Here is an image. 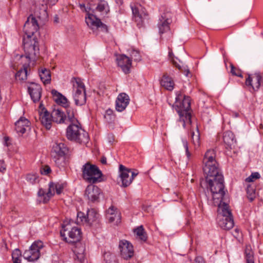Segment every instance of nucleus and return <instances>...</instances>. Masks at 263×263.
I'll list each match as a JSON object with an SVG mask.
<instances>
[{
  "label": "nucleus",
  "instance_id": "1",
  "mask_svg": "<svg viewBox=\"0 0 263 263\" xmlns=\"http://www.w3.org/2000/svg\"><path fill=\"white\" fill-rule=\"evenodd\" d=\"M173 107L178 114L179 121L182 122L183 127H185L186 124H191V115L189 112L191 108V100L189 97L182 95L180 91L177 92L176 102Z\"/></svg>",
  "mask_w": 263,
  "mask_h": 263
},
{
  "label": "nucleus",
  "instance_id": "2",
  "mask_svg": "<svg viewBox=\"0 0 263 263\" xmlns=\"http://www.w3.org/2000/svg\"><path fill=\"white\" fill-rule=\"evenodd\" d=\"M215 153L213 149L208 150L204 155L203 171L206 175V179L216 177L218 175H222L220 172L218 164L215 160Z\"/></svg>",
  "mask_w": 263,
  "mask_h": 263
},
{
  "label": "nucleus",
  "instance_id": "3",
  "mask_svg": "<svg viewBox=\"0 0 263 263\" xmlns=\"http://www.w3.org/2000/svg\"><path fill=\"white\" fill-rule=\"evenodd\" d=\"M66 137L68 140L81 144H86L89 141L88 133L82 128L79 122L68 124Z\"/></svg>",
  "mask_w": 263,
  "mask_h": 263
},
{
  "label": "nucleus",
  "instance_id": "4",
  "mask_svg": "<svg viewBox=\"0 0 263 263\" xmlns=\"http://www.w3.org/2000/svg\"><path fill=\"white\" fill-rule=\"evenodd\" d=\"M206 181L212 193L213 201L219 203V200L225 195L223 175H218L213 178H207Z\"/></svg>",
  "mask_w": 263,
  "mask_h": 263
},
{
  "label": "nucleus",
  "instance_id": "5",
  "mask_svg": "<svg viewBox=\"0 0 263 263\" xmlns=\"http://www.w3.org/2000/svg\"><path fill=\"white\" fill-rule=\"evenodd\" d=\"M72 82V96L75 104L77 106H82L86 102L85 85L80 78H73Z\"/></svg>",
  "mask_w": 263,
  "mask_h": 263
},
{
  "label": "nucleus",
  "instance_id": "6",
  "mask_svg": "<svg viewBox=\"0 0 263 263\" xmlns=\"http://www.w3.org/2000/svg\"><path fill=\"white\" fill-rule=\"evenodd\" d=\"M24 57L29 62H34L39 53V47L36 37L23 38Z\"/></svg>",
  "mask_w": 263,
  "mask_h": 263
},
{
  "label": "nucleus",
  "instance_id": "7",
  "mask_svg": "<svg viewBox=\"0 0 263 263\" xmlns=\"http://www.w3.org/2000/svg\"><path fill=\"white\" fill-rule=\"evenodd\" d=\"M82 171L83 178L88 182L95 183L101 181L102 173L96 165L87 162L83 166Z\"/></svg>",
  "mask_w": 263,
  "mask_h": 263
},
{
  "label": "nucleus",
  "instance_id": "8",
  "mask_svg": "<svg viewBox=\"0 0 263 263\" xmlns=\"http://www.w3.org/2000/svg\"><path fill=\"white\" fill-rule=\"evenodd\" d=\"M60 234L64 239L68 243H73L79 241L81 238L80 229L77 227H71L70 224L62 226Z\"/></svg>",
  "mask_w": 263,
  "mask_h": 263
},
{
  "label": "nucleus",
  "instance_id": "9",
  "mask_svg": "<svg viewBox=\"0 0 263 263\" xmlns=\"http://www.w3.org/2000/svg\"><path fill=\"white\" fill-rule=\"evenodd\" d=\"M64 187L63 183L50 182L48 185V192H46L44 189H40L38 191L37 195L44 203H47L54 195L55 191L57 194L59 195L62 192Z\"/></svg>",
  "mask_w": 263,
  "mask_h": 263
},
{
  "label": "nucleus",
  "instance_id": "10",
  "mask_svg": "<svg viewBox=\"0 0 263 263\" xmlns=\"http://www.w3.org/2000/svg\"><path fill=\"white\" fill-rule=\"evenodd\" d=\"M119 178L121 182L120 186L123 187L130 185L134 178L138 174V172H132L131 169L126 167L122 164L119 165Z\"/></svg>",
  "mask_w": 263,
  "mask_h": 263
},
{
  "label": "nucleus",
  "instance_id": "11",
  "mask_svg": "<svg viewBox=\"0 0 263 263\" xmlns=\"http://www.w3.org/2000/svg\"><path fill=\"white\" fill-rule=\"evenodd\" d=\"M43 242L40 240L35 241L30 247L29 250L23 253L24 258L29 261L37 260L40 257L41 251L43 248Z\"/></svg>",
  "mask_w": 263,
  "mask_h": 263
},
{
  "label": "nucleus",
  "instance_id": "12",
  "mask_svg": "<svg viewBox=\"0 0 263 263\" xmlns=\"http://www.w3.org/2000/svg\"><path fill=\"white\" fill-rule=\"evenodd\" d=\"M133 19L137 23L139 28L142 27L145 20L148 19V13L145 9L141 5L137 4L131 6Z\"/></svg>",
  "mask_w": 263,
  "mask_h": 263
},
{
  "label": "nucleus",
  "instance_id": "13",
  "mask_svg": "<svg viewBox=\"0 0 263 263\" xmlns=\"http://www.w3.org/2000/svg\"><path fill=\"white\" fill-rule=\"evenodd\" d=\"M39 29V25L35 17L30 15L24 25L23 30L26 39L35 37L34 34Z\"/></svg>",
  "mask_w": 263,
  "mask_h": 263
},
{
  "label": "nucleus",
  "instance_id": "14",
  "mask_svg": "<svg viewBox=\"0 0 263 263\" xmlns=\"http://www.w3.org/2000/svg\"><path fill=\"white\" fill-rule=\"evenodd\" d=\"M119 248L120 255L123 259L128 260L133 256L134 253L133 246L127 240H122L120 241Z\"/></svg>",
  "mask_w": 263,
  "mask_h": 263
},
{
  "label": "nucleus",
  "instance_id": "15",
  "mask_svg": "<svg viewBox=\"0 0 263 263\" xmlns=\"http://www.w3.org/2000/svg\"><path fill=\"white\" fill-rule=\"evenodd\" d=\"M172 14L169 12H164L161 14L158 23V27L160 34L170 29V24L172 22Z\"/></svg>",
  "mask_w": 263,
  "mask_h": 263
},
{
  "label": "nucleus",
  "instance_id": "16",
  "mask_svg": "<svg viewBox=\"0 0 263 263\" xmlns=\"http://www.w3.org/2000/svg\"><path fill=\"white\" fill-rule=\"evenodd\" d=\"M225 201V197L219 200V203L217 202L216 201H213L214 205L218 206V217L232 216L229 206Z\"/></svg>",
  "mask_w": 263,
  "mask_h": 263
},
{
  "label": "nucleus",
  "instance_id": "17",
  "mask_svg": "<svg viewBox=\"0 0 263 263\" xmlns=\"http://www.w3.org/2000/svg\"><path fill=\"white\" fill-rule=\"evenodd\" d=\"M261 76L259 73L249 74L246 80V85L253 90H257L261 86Z\"/></svg>",
  "mask_w": 263,
  "mask_h": 263
},
{
  "label": "nucleus",
  "instance_id": "18",
  "mask_svg": "<svg viewBox=\"0 0 263 263\" xmlns=\"http://www.w3.org/2000/svg\"><path fill=\"white\" fill-rule=\"evenodd\" d=\"M118 65L121 67L123 72L125 73L130 72L132 66L131 59L124 54H121L117 58Z\"/></svg>",
  "mask_w": 263,
  "mask_h": 263
},
{
  "label": "nucleus",
  "instance_id": "19",
  "mask_svg": "<svg viewBox=\"0 0 263 263\" xmlns=\"http://www.w3.org/2000/svg\"><path fill=\"white\" fill-rule=\"evenodd\" d=\"M100 194V189L93 184L87 186L85 190V195L92 202L97 201Z\"/></svg>",
  "mask_w": 263,
  "mask_h": 263
},
{
  "label": "nucleus",
  "instance_id": "20",
  "mask_svg": "<svg viewBox=\"0 0 263 263\" xmlns=\"http://www.w3.org/2000/svg\"><path fill=\"white\" fill-rule=\"evenodd\" d=\"M129 103V98L125 93H120L116 101V109L119 112L123 111Z\"/></svg>",
  "mask_w": 263,
  "mask_h": 263
},
{
  "label": "nucleus",
  "instance_id": "21",
  "mask_svg": "<svg viewBox=\"0 0 263 263\" xmlns=\"http://www.w3.org/2000/svg\"><path fill=\"white\" fill-rule=\"evenodd\" d=\"M28 91L34 102L39 101L41 97V86L36 83H32L28 87Z\"/></svg>",
  "mask_w": 263,
  "mask_h": 263
},
{
  "label": "nucleus",
  "instance_id": "22",
  "mask_svg": "<svg viewBox=\"0 0 263 263\" xmlns=\"http://www.w3.org/2000/svg\"><path fill=\"white\" fill-rule=\"evenodd\" d=\"M223 141L227 149L235 148L236 145L235 136L231 131H226L223 133Z\"/></svg>",
  "mask_w": 263,
  "mask_h": 263
},
{
  "label": "nucleus",
  "instance_id": "23",
  "mask_svg": "<svg viewBox=\"0 0 263 263\" xmlns=\"http://www.w3.org/2000/svg\"><path fill=\"white\" fill-rule=\"evenodd\" d=\"M106 217L109 222H115L117 224L120 221V214L114 206H111L106 211Z\"/></svg>",
  "mask_w": 263,
  "mask_h": 263
},
{
  "label": "nucleus",
  "instance_id": "24",
  "mask_svg": "<svg viewBox=\"0 0 263 263\" xmlns=\"http://www.w3.org/2000/svg\"><path fill=\"white\" fill-rule=\"evenodd\" d=\"M68 148L63 143H55L53 145L51 151V157L65 156L67 154Z\"/></svg>",
  "mask_w": 263,
  "mask_h": 263
},
{
  "label": "nucleus",
  "instance_id": "25",
  "mask_svg": "<svg viewBox=\"0 0 263 263\" xmlns=\"http://www.w3.org/2000/svg\"><path fill=\"white\" fill-rule=\"evenodd\" d=\"M39 116L41 123L46 129H49L51 127V122L52 121L51 114L50 115L47 110L43 108L42 111L40 112Z\"/></svg>",
  "mask_w": 263,
  "mask_h": 263
},
{
  "label": "nucleus",
  "instance_id": "26",
  "mask_svg": "<svg viewBox=\"0 0 263 263\" xmlns=\"http://www.w3.org/2000/svg\"><path fill=\"white\" fill-rule=\"evenodd\" d=\"M218 223L220 227L224 230H230L234 226L232 216L218 217Z\"/></svg>",
  "mask_w": 263,
  "mask_h": 263
},
{
  "label": "nucleus",
  "instance_id": "27",
  "mask_svg": "<svg viewBox=\"0 0 263 263\" xmlns=\"http://www.w3.org/2000/svg\"><path fill=\"white\" fill-rule=\"evenodd\" d=\"M101 20L97 18L95 15L88 12L85 17V22L88 26L92 30L97 29L99 26Z\"/></svg>",
  "mask_w": 263,
  "mask_h": 263
},
{
  "label": "nucleus",
  "instance_id": "28",
  "mask_svg": "<svg viewBox=\"0 0 263 263\" xmlns=\"http://www.w3.org/2000/svg\"><path fill=\"white\" fill-rule=\"evenodd\" d=\"M30 122L26 118L21 117L15 123V130L18 134H23L25 133L26 128L29 126Z\"/></svg>",
  "mask_w": 263,
  "mask_h": 263
},
{
  "label": "nucleus",
  "instance_id": "29",
  "mask_svg": "<svg viewBox=\"0 0 263 263\" xmlns=\"http://www.w3.org/2000/svg\"><path fill=\"white\" fill-rule=\"evenodd\" d=\"M51 94L54 98V101L58 104H61L65 108L68 107V101L65 96L55 89L52 90Z\"/></svg>",
  "mask_w": 263,
  "mask_h": 263
},
{
  "label": "nucleus",
  "instance_id": "30",
  "mask_svg": "<svg viewBox=\"0 0 263 263\" xmlns=\"http://www.w3.org/2000/svg\"><path fill=\"white\" fill-rule=\"evenodd\" d=\"M65 113L61 110L54 109L51 112L52 121L58 124H65Z\"/></svg>",
  "mask_w": 263,
  "mask_h": 263
},
{
  "label": "nucleus",
  "instance_id": "31",
  "mask_svg": "<svg viewBox=\"0 0 263 263\" xmlns=\"http://www.w3.org/2000/svg\"><path fill=\"white\" fill-rule=\"evenodd\" d=\"M66 114H65V122L66 125L70 124L78 123V121L74 117V110L70 107H66Z\"/></svg>",
  "mask_w": 263,
  "mask_h": 263
},
{
  "label": "nucleus",
  "instance_id": "32",
  "mask_svg": "<svg viewBox=\"0 0 263 263\" xmlns=\"http://www.w3.org/2000/svg\"><path fill=\"white\" fill-rule=\"evenodd\" d=\"M84 252L85 247L81 243H79L76 246L73 250V252L75 254V259H77L80 262H82L84 260Z\"/></svg>",
  "mask_w": 263,
  "mask_h": 263
},
{
  "label": "nucleus",
  "instance_id": "33",
  "mask_svg": "<svg viewBox=\"0 0 263 263\" xmlns=\"http://www.w3.org/2000/svg\"><path fill=\"white\" fill-rule=\"evenodd\" d=\"M160 83L161 85L168 90L172 91L174 89V81L167 74L163 75Z\"/></svg>",
  "mask_w": 263,
  "mask_h": 263
},
{
  "label": "nucleus",
  "instance_id": "34",
  "mask_svg": "<svg viewBox=\"0 0 263 263\" xmlns=\"http://www.w3.org/2000/svg\"><path fill=\"white\" fill-rule=\"evenodd\" d=\"M169 57L171 59L173 64L179 70H181L185 76L188 77L190 74V70L187 66L183 65L181 66L180 64L178 63L174 59V56L172 50L169 51Z\"/></svg>",
  "mask_w": 263,
  "mask_h": 263
},
{
  "label": "nucleus",
  "instance_id": "35",
  "mask_svg": "<svg viewBox=\"0 0 263 263\" xmlns=\"http://www.w3.org/2000/svg\"><path fill=\"white\" fill-rule=\"evenodd\" d=\"M86 215L88 226H90L93 222L98 219L99 216V214L94 209H88Z\"/></svg>",
  "mask_w": 263,
  "mask_h": 263
},
{
  "label": "nucleus",
  "instance_id": "36",
  "mask_svg": "<svg viewBox=\"0 0 263 263\" xmlns=\"http://www.w3.org/2000/svg\"><path fill=\"white\" fill-rule=\"evenodd\" d=\"M96 10L105 14H107L109 11L108 5L104 0H100L98 2Z\"/></svg>",
  "mask_w": 263,
  "mask_h": 263
},
{
  "label": "nucleus",
  "instance_id": "37",
  "mask_svg": "<svg viewBox=\"0 0 263 263\" xmlns=\"http://www.w3.org/2000/svg\"><path fill=\"white\" fill-rule=\"evenodd\" d=\"M41 80L44 84L50 83L51 80V75L49 70L44 68L41 70L39 73Z\"/></svg>",
  "mask_w": 263,
  "mask_h": 263
},
{
  "label": "nucleus",
  "instance_id": "38",
  "mask_svg": "<svg viewBox=\"0 0 263 263\" xmlns=\"http://www.w3.org/2000/svg\"><path fill=\"white\" fill-rule=\"evenodd\" d=\"M134 232L140 240L143 241H146L147 236L143 226H139L136 228L134 230Z\"/></svg>",
  "mask_w": 263,
  "mask_h": 263
},
{
  "label": "nucleus",
  "instance_id": "39",
  "mask_svg": "<svg viewBox=\"0 0 263 263\" xmlns=\"http://www.w3.org/2000/svg\"><path fill=\"white\" fill-rule=\"evenodd\" d=\"M27 68L28 66L26 64L23 65V68L20 69L15 74L16 79L24 81L26 80L27 77Z\"/></svg>",
  "mask_w": 263,
  "mask_h": 263
},
{
  "label": "nucleus",
  "instance_id": "40",
  "mask_svg": "<svg viewBox=\"0 0 263 263\" xmlns=\"http://www.w3.org/2000/svg\"><path fill=\"white\" fill-rule=\"evenodd\" d=\"M247 194L248 199L250 201H252L256 197V192L255 185L249 184L247 187Z\"/></svg>",
  "mask_w": 263,
  "mask_h": 263
},
{
  "label": "nucleus",
  "instance_id": "41",
  "mask_svg": "<svg viewBox=\"0 0 263 263\" xmlns=\"http://www.w3.org/2000/svg\"><path fill=\"white\" fill-rule=\"evenodd\" d=\"M245 253L247 263H254L253 253L251 250V246H246Z\"/></svg>",
  "mask_w": 263,
  "mask_h": 263
},
{
  "label": "nucleus",
  "instance_id": "42",
  "mask_svg": "<svg viewBox=\"0 0 263 263\" xmlns=\"http://www.w3.org/2000/svg\"><path fill=\"white\" fill-rule=\"evenodd\" d=\"M191 138L192 143L194 145L195 147H198L200 145V136L198 129H197L196 132H192Z\"/></svg>",
  "mask_w": 263,
  "mask_h": 263
},
{
  "label": "nucleus",
  "instance_id": "43",
  "mask_svg": "<svg viewBox=\"0 0 263 263\" xmlns=\"http://www.w3.org/2000/svg\"><path fill=\"white\" fill-rule=\"evenodd\" d=\"M13 263H21L22 253L18 249H15L12 253Z\"/></svg>",
  "mask_w": 263,
  "mask_h": 263
},
{
  "label": "nucleus",
  "instance_id": "44",
  "mask_svg": "<svg viewBox=\"0 0 263 263\" xmlns=\"http://www.w3.org/2000/svg\"><path fill=\"white\" fill-rule=\"evenodd\" d=\"M77 223L78 224H86L87 225V215L82 212L77 213Z\"/></svg>",
  "mask_w": 263,
  "mask_h": 263
},
{
  "label": "nucleus",
  "instance_id": "45",
  "mask_svg": "<svg viewBox=\"0 0 263 263\" xmlns=\"http://www.w3.org/2000/svg\"><path fill=\"white\" fill-rule=\"evenodd\" d=\"M52 159L55 163L56 165L59 167H63L65 164V156H57L55 157H52Z\"/></svg>",
  "mask_w": 263,
  "mask_h": 263
},
{
  "label": "nucleus",
  "instance_id": "46",
  "mask_svg": "<svg viewBox=\"0 0 263 263\" xmlns=\"http://www.w3.org/2000/svg\"><path fill=\"white\" fill-rule=\"evenodd\" d=\"M260 175L257 172L252 173V174L246 179V181L247 182H254L256 179L259 178Z\"/></svg>",
  "mask_w": 263,
  "mask_h": 263
},
{
  "label": "nucleus",
  "instance_id": "47",
  "mask_svg": "<svg viewBox=\"0 0 263 263\" xmlns=\"http://www.w3.org/2000/svg\"><path fill=\"white\" fill-rule=\"evenodd\" d=\"M130 58L135 61H140L141 60V56L139 52L136 50H133L130 53Z\"/></svg>",
  "mask_w": 263,
  "mask_h": 263
},
{
  "label": "nucleus",
  "instance_id": "48",
  "mask_svg": "<svg viewBox=\"0 0 263 263\" xmlns=\"http://www.w3.org/2000/svg\"><path fill=\"white\" fill-rule=\"evenodd\" d=\"M26 180L29 183L33 184L38 181V178L35 174H28L26 176Z\"/></svg>",
  "mask_w": 263,
  "mask_h": 263
},
{
  "label": "nucleus",
  "instance_id": "49",
  "mask_svg": "<svg viewBox=\"0 0 263 263\" xmlns=\"http://www.w3.org/2000/svg\"><path fill=\"white\" fill-rule=\"evenodd\" d=\"M230 67H231V73L233 75L236 76H237L239 77H242L241 72L239 69H237V68L234 67V66L232 64H231Z\"/></svg>",
  "mask_w": 263,
  "mask_h": 263
},
{
  "label": "nucleus",
  "instance_id": "50",
  "mask_svg": "<svg viewBox=\"0 0 263 263\" xmlns=\"http://www.w3.org/2000/svg\"><path fill=\"white\" fill-rule=\"evenodd\" d=\"M182 144L185 149V154L188 159H190L191 154L189 151L188 142L186 139H182Z\"/></svg>",
  "mask_w": 263,
  "mask_h": 263
},
{
  "label": "nucleus",
  "instance_id": "51",
  "mask_svg": "<svg viewBox=\"0 0 263 263\" xmlns=\"http://www.w3.org/2000/svg\"><path fill=\"white\" fill-rule=\"evenodd\" d=\"M51 170L48 165H44L40 168V172L41 174L47 175L50 173Z\"/></svg>",
  "mask_w": 263,
  "mask_h": 263
},
{
  "label": "nucleus",
  "instance_id": "52",
  "mask_svg": "<svg viewBox=\"0 0 263 263\" xmlns=\"http://www.w3.org/2000/svg\"><path fill=\"white\" fill-rule=\"evenodd\" d=\"M112 255L109 252H105L104 254V260L106 263H111Z\"/></svg>",
  "mask_w": 263,
  "mask_h": 263
},
{
  "label": "nucleus",
  "instance_id": "53",
  "mask_svg": "<svg viewBox=\"0 0 263 263\" xmlns=\"http://www.w3.org/2000/svg\"><path fill=\"white\" fill-rule=\"evenodd\" d=\"M104 117L107 120H109L111 121L114 118V116L112 114V111L110 109L107 110L106 112V114L104 115Z\"/></svg>",
  "mask_w": 263,
  "mask_h": 263
},
{
  "label": "nucleus",
  "instance_id": "54",
  "mask_svg": "<svg viewBox=\"0 0 263 263\" xmlns=\"http://www.w3.org/2000/svg\"><path fill=\"white\" fill-rule=\"evenodd\" d=\"M99 23V26H98V29H100L101 31L104 32H108V28L107 26L102 23L101 21Z\"/></svg>",
  "mask_w": 263,
  "mask_h": 263
},
{
  "label": "nucleus",
  "instance_id": "55",
  "mask_svg": "<svg viewBox=\"0 0 263 263\" xmlns=\"http://www.w3.org/2000/svg\"><path fill=\"white\" fill-rule=\"evenodd\" d=\"M79 5L80 9L86 12V14L88 12H89V11L91 9V7L92 6V5L91 4H89V7H86L85 4H79Z\"/></svg>",
  "mask_w": 263,
  "mask_h": 263
},
{
  "label": "nucleus",
  "instance_id": "56",
  "mask_svg": "<svg viewBox=\"0 0 263 263\" xmlns=\"http://www.w3.org/2000/svg\"><path fill=\"white\" fill-rule=\"evenodd\" d=\"M195 263H205L203 258L201 256H197L195 259Z\"/></svg>",
  "mask_w": 263,
  "mask_h": 263
},
{
  "label": "nucleus",
  "instance_id": "57",
  "mask_svg": "<svg viewBox=\"0 0 263 263\" xmlns=\"http://www.w3.org/2000/svg\"><path fill=\"white\" fill-rule=\"evenodd\" d=\"M6 169V165L3 161H0V172H4Z\"/></svg>",
  "mask_w": 263,
  "mask_h": 263
},
{
  "label": "nucleus",
  "instance_id": "58",
  "mask_svg": "<svg viewBox=\"0 0 263 263\" xmlns=\"http://www.w3.org/2000/svg\"><path fill=\"white\" fill-rule=\"evenodd\" d=\"M101 162L103 164H106V158L104 156H103L101 159Z\"/></svg>",
  "mask_w": 263,
  "mask_h": 263
},
{
  "label": "nucleus",
  "instance_id": "59",
  "mask_svg": "<svg viewBox=\"0 0 263 263\" xmlns=\"http://www.w3.org/2000/svg\"><path fill=\"white\" fill-rule=\"evenodd\" d=\"M239 230L238 229H235V234H233L235 237H239Z\"/></svg>",
  "mask_w": 263,
  "mask_h": 263
},
{
  "label": "nucleus",
  "instance_id": "60",
  "mask_svg": "<svg viewBox=\"0 0 263 263\" xmlns=\"http://www.w3.org/2000/svg\"><path fill=\"white\" fill-rule=\"evenodd\" d=\"M58 0H48V2L52 5H54Z\"/></svg>",
  "mask_w": 263,
  "mask_h": 263
},
{
  "label": "nucleus",
  "instance_id": "61",
  "mask_svg": "<svg viewBox=\"0 0 263 263\" xmlns=\"http://www.w3.org/2000/svg\"><path fill=\"white\" fill-rule=\"evenodd\" d=\"M261 86L263 87V76H261Z\"/></svg>",
  "mask_w": 263,
  "mask_h": 263
}]
</instances>
